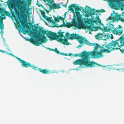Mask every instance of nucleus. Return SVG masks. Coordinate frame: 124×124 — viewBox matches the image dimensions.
Returning <instances> with one entry per match:
<instances>
[{
	"mask_svg": "<svg viewBox=\"0 0 124 124\" xmlns=\"http://www.w3.org/2000/svg\"><path fill=\"white\" fill-rule=\"evenodd\" d=\"M93 44L94 45L91 46H94V49L93 51L91 52H95L96 53L94 55H91L93 56V58H97L102 57L104 55L102 54V53H109L111 51H113L115 49H118L117 48H115L116 45H117L119 47H121L122 46L124 45V40L123 37H122L119 40H117L116 41H112L111 42L106 45H103L101 47V48L102 49H101L100 51L98 52L96 50L99 47V45L98 44L95 43H91Z\"/></svg>",
	"mask_w": 124,
	"mask_h": 124,
	"instance_id": "f257e3e1",
	"label": "nucleus"
},
{
	"mask_svg": "<svg viewBox=\"0 0 124 124\" xmlns=\"http://www.w3.org/2000/svg\"><path fill=\"white\" fill-rule=\"evenodd\" d=\"M22 0V1L20 2L19 4H18L17 6V9L15 7L14 4H12L10 3H9L8 1L6 3H7V5L9 9H11V7H14L15 13L20 21L21 24L24 27V24L21 20H20L21 18L20 16H22V14L23 15L24 14V13L25 12L26 9L24 4L25 0Z\"/></svg>",
	"mask_w": 124,
	"mask_h": 124,
	"instance_id": "f03ea898",
	"label": "nucleus"
},
{
	"mask_svg": "<svg viewBox=\"0 0 124 124\" xmlns=\"http://www.w3.org/2000/svg\"><path fill=\"white\" fill-rule=\"evenodd\" d=\"M65 36L68 39L73 40L76 39L80 44H85L89 46H93V44H91L85 37L76 34L72 33L70 34V33L67 32Z\"/></svg>",
	"mask_w": 124,
	"mask_h": 124,
	"instance_id": "7ed1b4c3",
	"label": "nucleus"
},
{
	"mask_svg": "<svg viewBox=\"0 0 124 124\" xmlns=\"http://www.w3.org/2000/svg\"><path fill=\"white\" fill-rule=\"evenodd\" d=\"M90 57H84L82 59H79L73 62V63L74 65H84L88 67L92 68L94 66H97L100 65L94 62L90 61Z\"/></svg>",
	"mask_w": 124,
	"mask_h": 124,
	"instance_id": "20e7f679",
	"label": "nucleus"
},
{
	"mask_svg": "<svg viewBox=\"0 0 124 124\" xmlns=\"http://www.w3.org/2000/svg\"><path fill=\"white\" fill-rule=\"evenodd\" d=\"M78 14L77 13V21H76V19L75 18L73 19L72 23H67L66 24H64V26L68 28H70L72 26H74L75 27L80 29H83L84 27V24L79 16V13H78Z\"/></svg>",
	"mask_w": 124,
	"mask_h": 124,
	"instance_id": "39448f33",
	"label": "nucleus"
},
{
	"mask_svg": "<svg viewBox=\"0 0 124 124\" xmlns=\"http://www.w3.org/2000/svg\"><path fill=\"white\" fill-rule=\"evenodd\" d=\"M15 57L17 59L19 60V61L21 63L22 66L23 67L26 68L31 67L35 70H38L40 72L44 74H50L51 73V72L50 71L46 69H42L41 68H39L36 66H35L34 65H31L30 63L25 61L23 60H21L16 56H15Z\"/></svg>",
	"mask_w": 124,
	"mask_h": 124,
	"instance_id": "423d86ee",
	"label": "nucleus"
},
{
	"mask_svg": "<svg viewBox=\"0 0 124 124\" xmlns=\"http://www.w3.org/2000/svg\"><path fill=\"white\" fill-rule=\"evenodd\" d=\"M61 30H59L58 33L59 35H55V39L60 43L64 45H68L69 43L66 39H63L62 38L64 37L63 35L64 32H61Z\"/></svg>",
	"mask_w": 124,
	"mask_h": 124,
	"instance_id": "0eeeda50",
	"label": "nucleus"
},
{
	"mask_svg": "<svg viewBox=\"0 0 124 124\" xmlns=\"http://www.w3.org/2000/svg\"><path fill=\"white\" fill-rule=\"evenodd\" d=\"M38 39H36L33 41V44L36 46H40L41 43L46 42L47 39L44 35H40L38 36Z\"/></svg>",
	"mask_w": 124,
	"mask_h": 124,
	"instance_id": "6e6552de",
	"label": "nucleus"
},
{
	"mask_svg": "<svg viewBox=\"0 0 124 124\" xmlns=\"http://www.w3.org/2000/svg\"><path fill=\"white\" fill-rule=\"evenodd\" d=\"M96 53L95 52H86L85 51H84L83 52L81 53H80L79 54H73V57L76 56L81 57L82 58L84 57H90L89 55H94V54Z\"/></svg>",
	"mask_w": 124,
	"mask_h": 124,
	"instance_id": "1a4fd4ad",
	"label": "nucleus"
},
{
	"mask_svg": "<svg viewBox=\"0 0 124 124\" xmlns=\"http://www.w3.org/2000/svg\"><path fill=\"white\" fill-rule=\"evenodd\" d=\"M105 1H107L109 3L113 5L115 4L116 6H115L118 8H120L121 7L124 8V4H121L120 2L122 1V0H103Z\"/></svg>",
	"mask_w": 124,
	"mask_h": 124,
	"instance_id": "9d476101",
	"label": "nucleus"
},
{
	"mask_svg": "<svg viewBox=\"0 0 124 124\" xmlns=\"http://www.w3.org/2000/svg\"><path fill=\"white\" fill-rule=\"evenodd\" d=\"M86 7H87V11L88 12L89 11V13L91 16L93 15H95L96 14L95 11L97 12H100L101 13L104 12H105V10L103 9H101L99 10H95V11L94 9H92L90 7H87V6H86Z\"/></svg>",
	"mask_w": 124,
	"mask_h": 124,
	"instance_id": "9b49d317",
	"label": "nucleus"
},
{
	"mask_svg": "<svg viewBox=\"0 0 124 124\" xmlns=\"http://www.w3.org/2000/svg\"><path fill=\"white\" fill-rule=\"evenodd\" d=\"M44 33L46 34L47 37L50 38L51 41L54 39H55V35H56V33L52 32L49 31H47V32L44 31Z\"/></svg>",
	"mask_w": 124,
	"mask_h": 124,
	"instance_id": "f8f14e48",
	"label": "nucleus"
},
{
	"mask_svg": "<svg viewBox=\"0 0 124 124\" xmlns=\"http://www.w3.org/2000/svg\"><path fill=\"white\" fill-rule=\"evenodd\" d=\"M107 26L104 27H103V29L104 32H110L111 31L113 32V30L114 29V25L108 23L107 24Z\"/></svg>",
	"mask_w": 124,
	"mask_h": 124,
	"instance_id": "ddd939ff",
	"label": "nucleus"
},
{
	"mask_svg": "<svg viewBox=\"0 0 124 124\" xmlns=\"http://www.w3.org/2000/svg\"><path fill=\"white\" fill-rule=\"evenodd\" d=\"M73 8H74L75 10V13L76 14V15H77V13L78 14V13H79V16H80V19H81V15L80 14V13L79 12H78L79 10L81 11V9H83V7H80L79 8V7L78 6H76L75 4H73Z\"/></svg>",
	"mask_w": 124,
	"mask_h": 124,
	"instance_id": "4468645a",
	"label": "nucleus"
},
{
	"mask_svg": "<svg viewBox=\"0 0 124 124\" xmlns=\"http://www.w3.org/2000/svg\"><path fill=\"white\" fill-rule=\"evenodd\" d=\"M10 10L11 13L12 14V16L14 17V18L15 19V21L17 23V25L18 27L19 28H21V26L20 24V22L18 18L17 17H16L15 16L14 11H13L11 9Z\"/></svg>",
	"mask_w": 124,
	"mask_h": 124,
	"instance_id": "2eb2a0df",
	"label": "nucleus"
},
{
	"mask_svg": "<svg viewBox=\"0 0 124 124\" xmlns=\"http://www.w3.org/2000/svg\"><path fill=\"white\" fill-rule=\"evenodd\" d=\"M61 7V6L59 4H55L54 2L52 3L51 6H50V10H52L53 9H58Z\"/></svg>",
	"mask_w": 124,
	"mask_h": 124,
	"instance_id": "dca6fc26",
	"label": "nucleus"
},
{
	"mask_svg": "<svg viewBox=\"0 0 124 124\" xmlns=\"http://www.w3.org/2000/svg\"><path fill=\"white\" fill-rule=\"evenodd\" d=\"M123 32V31L122 30H119V29L115 28L113 30V33L114 34L120 35L122 34Z\"/></svg>",
	"mask_w": 124,
	"mask_h": 124,
	"instance_id": "f3484780",
	"label": "nucleus"
},
{
	"mask_svg": "<svg viewBox=\"0 0 124 124\" xmlns=\"http://www.w3.org/2000/svg\"><path fill=\"white\" fill-rule=\"evenodd\" d=\"M0 13H2L1 14V16H3L4 17L5 15L4 14H5L6 16H10V14L9 12L8 11H6L4 10L2 8H0Z\"/></svg>",
	"mask_w": 124,
	"mask_h": 124,
	"instance_id": "a211bd4d",
	"label": "nucleus"
},
{
	"mask_svg": "<svg viewBox=\"0 0 124 124\" xmlns=\"http://www.w3.org/2000/svg\"><path fill=\"white\" fill-rule=\"evenodd\" d=\"M5 16H4V17H3L0 16V29L1 30L0 32L1 33L4 29V25L3 23L2 20L3 19H5Z\"/></svg>",
	"mask_w": 124,
	"mask_h": 124,
	"instance_id": "6ab92c4d",
	"label": "nucleus"
},
{
	"mask_svg": "<svg viewBox=\"0 0 124 124\" xmlns=\"http://www.w3.org/2000/svg\"><path fill=\"white\" fill-rule=\"evenodd\" d=\"M43 1L46 5H48L49 8L52 3L54 2L53 0H41Z\"/></svg>",
	"mask_w": 124,
	"mask_h": 124,
	"instance_id": "aec40b11",
	"label": "nucleus"
},
{
	"mask_svg": "<svg viewBox=\"0 0 124 124\" xmlns=\"http://www.w3.org/2000/svg\"><path fill=\"white\" fill-rule=\"evenodd\" d=\"M95 19L96 20H93L92 21V23H99L100 24L101 23L102 24H103L101 23V20L100 19L99 16L97 15L95 18Z\"/></svg>",
	"mask_w": 124,
	"mask_h": 124,
	"instance_id": "412c9836",
	"label": "nucleus"
},
{
	"mask_svg": "<svg viewBox=\"0 0 124 124\" xmlns=\"http://www.w3.org/2000/svg\"><path fill=\"white\" fill-rule=\"evenodd\" d=\"M64 19L61 16L59 17L58 18L57 17H55L54 18V20L56 22H58L60 20H61V21H63V24H64L65 23L64 22Z\"/></svg>",
	"mask_w": 124,
	"mask_h": 124,
	"instance_id": "4be33fe9",
	"label": "nucleus"
},
{
	"mask_svg": "<svg viewBox=\"0 0 124 124\" xmlns=\"http://www.w3.org/2000/svg\"><path fill=\"white\" fill-rule=\"evenodd\" d=\"M84 27L83 29L85 28H86L87 29H88L89 30H91L92 31H94V30L93 28H95L93 26L91 25H86L85 26L84 24Z\"/></svg>",
	"mask_w": 124,
	"mask_h": 124,
	"instance_id": "5701e85b",
	"label": "nucleus"
},
{
	"mask_svg": "<svg viewBox=\"0 0 124 124\" xmlns=\"http://www.w3.org/2000/svg\"><path fill=\"white\" fill-rule=\"evenodd\" d=\"M44 19L46 20L49 22L50 23L52 22L53 23H54L53 20L52 19V17H48V16H47Z\"/></svg>",
	"mask_w": 124,
	"mask_h": 124,
	"instance_id": "b1692460",
	"label": "nucleus"
},
{
	"mask_svg": "<svg viewBox=\"0 0 124 124\" xmlns=\"http://www.w3.org/2000/svg\"><path fill=\"white\" fill-rule=\"evenodd\" d=\"M93 20L91 19L87 18L85 20H84V23H85L90 24L91 23H92Z\"/></svg>",
	"mask_w": 124,
	"mask_h": 124,
	"instance_id": "393cba45",
	"label": "nucleus"
},
{
	"mask_svg": "<svg viewBox=\"0 0 124 124\" xmlns=\"http://www.w3.org/2000/svg\"><path fill=\"white\" fill-rule=\"evenodd\" d=\"M120 15L116 14L115 17H114V20H119L120 18Z\"/></svg>",
	"mask_w": 124,
	"mask_h": 124,
	"instance_id": "a878e982",
	"label": "nucleus"
},
{
	"mask_svg": "<svg viewBox=\"0 0 124 124\" xmlns=\"http://www.w3.org/2000/svg\"><path fill=\"white\" fill-rule=\"evenodd\" d=\"M73 4L71 6H69L68 7V10H70L72 12H74V10L73 9Z\"/></svg>",
	"mask_w": 124,
	"mask_h": 124,
	"instance_id": "bb28decb",
	"label": "nucleus"
},
{
	"mask_svg": "<svg viewBox=\"0 0 124 124\" xmlns=\"http://www.w3.org/2000/svg\"><path fill=\"white\" fill-rule=\"evenodd\" d=\"M41 14L42 16L44 18H45L46 17V16L45 15V12L42 10L41 11Z\"/></svg>",
	"mask_w": 124,
	"mask_h": 124,
	"instance_id": "cd10ccee",
	"label": "nucleus"
},
{
	"mask_svg": "<svg viewBox=\"0 0 124 124\" xmlns=\"http://www.w3.org/2000/svg\"><path fill=\"white\" fill-rule=\"evenodd\" d=\"M35 24L33 25V27L36 30H37L39 29V30L41 31L43 30L40 28L39 26H34Z\"/></svg>",
	"mask_w": 124,
	"mask_h": 124,
	"instance_id": "c85d7f7f",
	"label": "nucleus"
},
{
	"mask_svg": "<svg viewBox=\"0 0 124 124\" xmlns=\"http://www.w3.org/2000/svg\"><path fill=\"white\" fill-rule=\"evenodd\" d=\"M54 51L58 54H60V53H59V52L57 48L56 47L55 48Z\"/></svg>",
	"mask_w": 124,
	"mask_h": 124,
	"instance_id": "c756f323",
	"label": "nucleus"
},
{
	"mask_svg": "<svg viewBox=\"0 0 124 124\" xmlns=\"http://www.w3.org/2000/svg\"><path fill=\"white\" fill-rule=\"evenodd\" d=\"M116 46L115 47V48H118V49H117L116 50H117L118 49H119L120 50V51L121 52V53L122 54H124V49H120V48H118V47H116Z\"/></svg>",
	"mask_w": 124,
	"mask_h": 124,
	"instance_id": "7c9ffc66",
	"label": "nucleus"
},
{
	"mask_svg": "<svg viewBox=\"0 0 124 124\" xmlns=\"http://www.w3.org/2000/svg\"><path fill=\"white\" fill-rule=\"evenodd\" d=\"M102 34L100 33H98L97 35L95 36V38L97 39H98L100 37V36Z\"/></svg>",
	"mask_w": 124,
	"mask_h": 124,
	"instance_id": "2f4dec72",
	"label": "nucleus"
},
{
	"mask_svg": "<svg viewBox=\"0 0 124 124\" xmlns=\"http://www.w3.org/2000/svg\"><path fill=\"white\" fill-rule=\"evenodd\" d=\"M60 54L62 55H65V56L68 55V54H67V53H65L64 54L63 53H60Z\"/></svg>",
	"mask_w": 124,
	"mask_h": 124,
	"instance_id": "473e14b6",
	"label": "nucleus"
},
{
	"mask_svg": "<svg viewBox=\"0 0 124 124\" xmlns=\"http://www.w3.org/2000/svg\"><path fill=\"white\" fill-rule=\"evenodd\" d=\"M0 52H1L3 53H5L7 54H8V52H6V51L2 50H0Z\"/></svg>",
	"mask_w": 124,
	"mask_h": 124,
	"instance_id": "72a5a7b5",
	"label": "nucleus"
},
{
	"mask_svg": "<svg viewBox=\"0 0 124 124\" xmlns=\"http://www.w3.org/2000/svg\"><path fill=\"white\" fill-rule=\"evenodd\" d=\"M119 20L123 22H124V19L123 18L120 17Z\"/></svg>",
	"mask_w": 124,
	"mask_h": 124,
	"instance_id": "f704fd0d",
	"label": "nucleus"
},
{
	"mask_svg": "<svg viewBox=\"0 0 124 124\" xmlns=\"http://www.w3.org/2000/svg\"><path fill=\"white\" fill-rule=\"evenodd\" d=\"M114 17H112L111 16L109 17L108 19L107 20V21L108 19L109 20H112L113 19V18Z\"/></svg>",
	"mask_w": 124,
	"mask_h": 124,
	"instance_id": "c9c22d12",
	"label": "nucleus"
},
{
	"mask_svg": "<svg viewBox=\"0 0 124 124\" xmlns=\"http://www.w3.org/2000/svg\"><path fill=\"white\" fill-rule=\"evenodd\" d=\"M36 4L39 7H43V6L42 5H41V4H39L38 3H37Z\"/></svg>",
	"mask_w": 124,
	"mask_h": 124,
	"instance_id": "e433bc0d",
	"label": "nucleus"
},
{
	"mask_svg": "<svg viewBox=\"0 0 124 124\" xmlns=\"http://www.w3.org/2000/svg\"><path fill=\"white\" fill-rule=\"evenodd\" d=\"M121 28V26L120 25H119L118 26V27H117L116 28H117V29H120Z\"/></svg>",
	"mask_w": 124,
	"mask_h": 124,
	"instance_id": "4c0bfd02",
	"label": "nucleus"
},
{
	"mask_svg": "<svg viewBox=\"0 0 124 124\" xmlns=\"http://www.w3.org/2000/svg\"><path fill=\"white\" fill-rule=\"evenodd\" d=\"M47 49H49L50 50V51H54V49H51V48H47Z\"/></svg>",
	"mask_w": 124,
	"mask_h": 124,
	"instance_id": "58836bf2",
	"label": "nucleus"
},
{
	"mask_svg": "<svg viewBox=\"0 0 124 124\" xmlns=\"http://www.w3.org/2000/svg\"><path fill=\"white\" fill-rule=\"evenodd\" d=\"M73 55V54L72 53H69L68 54V55L69 56H71Z\"/></svg>",
	"mask_w": 124,
	"mask_h": 124,
	"instance_id": "ea45409f",
	"label": "nucleus"
},
{
	"mask_svg": "<svg viewBox=\"0 0 124 124\" xmlns=\"http://www.w3.org/2000/svg\"><path fill=\"white\" fill-rule=\"evenodd\" d=\"M9 54V55H11L12 56H15L13 54H12L11 53H10ZM16 56H15V57Z\"/></svg>",
	"mask_w": 124,
	"mask_h": 124,
	"instance_id": "a19ab883",
	"label": "nucleus"
},
{
	"mask_svg": "<svg viewBox=\"0 0 124 124\" xmlns=\"http://www.w3.org/2000/svg\"><path fill=\"white\" fill-rule=\"evenodd\" d=\"M63 6L64 7H65L66 8L67 7V5H63Z\"/></svg>",
	"mask_w": 124,
	"mask_h": 124,
	"instance_id": "79ce46f5",
	"label": "nucleus"
},
{
	"mask_svg": "<svg viewBox=\"0 0 124 124\" xmlns=\"http://www.w3.org/2000/svg\"><path fill=\"white\" fill-rule=\"evenodd\" d=\"M122 15L123 16H124V12H123L122 13Z\"/></svg>",
	"mask_w": 124,
	"mask_h": 124,
	"instance_id": "37998d69",
	"label": "nucleus"
},
{
	"mask_svg": "<svg viewBox=\"0 0 124 124\" xmlns=\"http://www.w3.org/2000/svg\"><path fill=\"white\" fill-rule=\"evenodd\" d=\"M7 49L9 51L10 50V49H9V48L8 47V48H7Z\"/></svg>",
	"mask_w": 124,
	"mask_h": 124,
	"instance_id": "c03bdc74",
	"label": "nucleus"
},
{
	"mask_svg": "<svg viewBox=\"0 0 124 124\" xmlns=\"http://www.w3.org/2000/svg\"><path fill=\"white\" fill-rule=\"evenodd\" d=\"M113 37L112 36L111 37V39H113Z\"/></svg>",
	"mask_w": 124,
	"mask_h": 124,
	"instance_id": "a18cd8bd",
	"label": "nucleus"
},
{
	"mask_svg": "<svg viewBox=\"0 0 124 124\" xmlns=\"http://www.w3.org/2000/svg\"><path fill=\"white\" fill-rule=\"evenodd\" d=\"M82 46V45H79L78 46V47H80V46Z\"/></svg>",
	"mask_w": 124,
	"mask_h": 124,
	"instance_id": "49530a36",
	"label": "nucleus"
},
{
	"mask_svg": "<svg viewBox=\"0 0 124 124\" xmlns=\"http://www.w3.org/2000/svg\"><path fill=\"white\" fill-rule=\"evenodd\" d=\"M3 32H1V35H2V34H3Z\"/></svg>",
	"mask_w": 124,
	"mask_h": 124,
	"instance_id": "de8ad7c7",
	"label": "nucleus"
},
{
	"mask_svg": "<svg viewBox=\"0 0 124 124\" xmlns=\"http://www.w3.org/2000/svg\"><path fill=\"white\" fill-rule=\"evenodd\" d=\"M46 13H48L49 12L47 10H46Z\"/></svg>",
	"mask_w": 124,
	"mask_h": 124,
	"instance_id": "09e8293b",
	"label": "nucleus"
},
{
	"mask_svg": "<svg viewBox=\"0 0 124 124\" xmlns=\"http://www.w3.org/2000/svg\"><path fill=\"white\" fill-rule=\"evenodd\" d=\"M68 1H69V0H67V3H68Z\"/></svg>",
	"mask_w": 124,
	"mask_h": 124,
	"instance_id": "8fccbe9b",
	"label": "nucleus"
},
{
	"mask_svg": "<svg viewBox=\"0 0 124 124\" xmlns=\"http://www.w3.org/2000/svg\"><path fill=\"white\" fill-rule=\"evenodd\" d=\"M54 27H57L58 26H54Z\"/></svg>",
	"mask_w": 124,
	"mask_h": 124,
	"instance_id": "3c124183",
	"label": "nucleus"
},
{
	"mask_svg": "<svg viewBox=\"0 0 124 124\" xmlns=\"http://www.w3.org/2000/svg\"><path fill=\"white\" fill-rule=\"evenodd\" d=\"M28 0L30 1H31V0Z\"/></svg>",
	"mask_w": 124,
	"mask_h": 124,
	"instance_id": "603ef678",
	"label": "nucleus"
},
{
	"mask_svg": "<svg viewBox=\"0 0 124 124\" xmlns=\"http://www.w3.org/2000/svg\"><path fill=\"white\" fill-rule=\"evenodd\" d=\"M66 13H65L64 14V16H65V15H66Z\"/></svg>",
	"mask_w": 124,
	"mask_h": 124,
	"instance_id": "864d4df0",
	"label": "nucleus"
},
{
	"mask_svg": "<svg viewBox=\"0 0 124 124\" xmlns=\"http://www.w3.org/2000/svg\"><path fill=\"white\" fill-rule=\"evenodd\" d=\"M117 70H119V69H117Z\"/></svg>",
	"mask_w": 124,
	"mask_h": 124,
	"instance_id": "5fc2aeb1",
	"label": "nucleus"
},
{
	"mask_svg": "<svg viewBox=\"0 0 124 124\" xmlns=\"http://www.w3.org/2000/svg\"><path fill=\"white\" fill-rule=\"evenodd\" d=\"M4 39V41L5 40V39Z\"/></svg>",
	"mask_w": 124,
	"mask_h": 124,
	"instance_id": "6e6d98bb",
	"label": "nucleus"
}]
</instances>
